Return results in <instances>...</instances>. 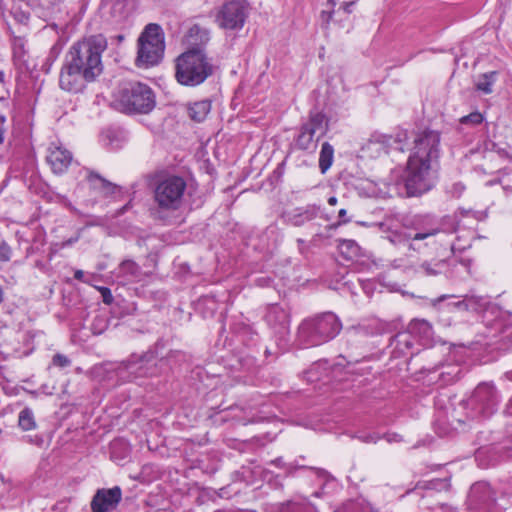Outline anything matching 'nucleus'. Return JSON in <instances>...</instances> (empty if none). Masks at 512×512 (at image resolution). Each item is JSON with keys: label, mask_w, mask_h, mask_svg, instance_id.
<instances>
[{"label": "nucleus", "mask_w": 512, "mask_h": 512, "mask_svg": "<svg viewBox=\"0 0 512 512\" xmlns=\"http://www.w3.org/2000/svg\"><path fill=\"white\" fill-rule=\"evenodd\" d=\"M106 49L107 40L101 34L75 42L67 52L60 71V88L70 93L83 92L88 83L102 74V54Z\"/></svg>", "instance_id": "nucleus-1"}, {"label": "nucleus", "mask_w": 512, "mask_h": 512, "mask_svg": "<svg viewBox=\"0 0 512 512\" xmlns=\"http://www.w3.org/2000/svg\"><path fill=\"white\" fill-rule=\"evenodd\" d=\"M438 168L407 159L404 169H393L384 180L385 197H420L435 186V172Z\"/></svg>", "instance_id": "nucleus-2"}, {"label": "nucleus", "mask_w": 512, "mask_h": 512, "mask_svg": "<svg viewBox=\"0 0 512 512\" xmlns=\"http://www.w3.org/2000/svg\"><path fill=\"white\" fill-rule=\"evenodd\" d=\"M459 310L483 313V323L495 331L493 336H502V340L512 341V313L493 304L486 296L467 294L454 303Z\"/></svg>", "instance_id": "nucleus-3"}, {"label": "nucleus", "mask_w": 512, "mask_h": 512, "mask_svg": "<svg viewBox=\"0 0 512 512\" xmlns=\"http://www.w3.org/2000/svg\"><path fill=\"white\" fill-rule=\"evenodd\" d=\"M455 221L446 216L442 219L431 214H418L407 220L404 224L405 232L394 233L389 239L393 244L407 242L409 249L418 250V241L426 240L441 232L456 231Z\"/></svg>", "instance_id": "nucleus-4"}, {"label": "nucleus", "mask_w": 512, "mask_h": 512, "mask_svg": "<svg viewBox=\"0 0 512 512\" xmlns=\"http://www.w3.org/2000/svg\"><path fill=\"white\" fill-rule=\"evenodd\" d=\"M217 66L204 49L189 48L175 60V79L186 87H196L213 76Z\"/></svg>", "instance_id": "nucleus-5"}, {"label": "nucleus", "mask_w": 512, "mask_h": 512, "mask_svg": "<svg viewBox=\"0 0 512 512\" xmlns=\"http://www.w3.org/2000/svg\"><path fill=\"white\" fill-rule=\"evenodd\" d=\"M114 104L119 111L128 115L148 114L156 106V96L149 85L131 81L120 86Z\"/></svg>", "instance_id": "nucleus-6"}, {"label": "nucleus", "mask_w": 512, "mask_h": 512, "mask_svg": "<svg viewBox=\"0 0 512 512\" xmlns=\"http://www.w3.org/2000/svg\"><path fill=\"white\" fill-rule=\"evenodd\" d=\"M342 330V322L333 312L305 319L298 328V339L305 345L318 346L334 339Z\"/></svg>", "instance_id": "nucleus-7"}, {"label": "nucleus", "mask_w": 512, "mask_h": 512, "mask_svg": "<svg viewBox=\"0 0 512 512\" xmlns=\"http://www.w3.org/2000/svg\"><path fill=\"white\" fill-rule=\"evenodd\" d=\"M165 50V37L159 24H148L138 38L136 66L148 68L160 63Z\"/></svg>", "instance_id": "nucleus-8"}, {"label": "nucleus", "mask_w": 512, "mask_h": 512, "mask_svg": "<svg viewBox=\"0 0 512 512\" xmlns=\"http://www.w3.org/2000/svg\"><path fill=\"white\" fill-rule=\"evenodd\" d=\"M111 370L122 382L156 376L159 373L157 354L151 349L140 355L131 354L128 359L114 365Z\"/></svg>", "instance_id": "nucleus-9"}, {"label": "nucleus", "mask_w": 512, "mask_h": 512, "mask_svg": "<svg viewBox=\"0 0 512 512\" xmlns=\"http://www.w3.org/2000/svg\"><path fill=\"white\" fill-rule=\"evenodd\" d=\"M187 188L181 176L169 175L160 179L154 188V201L161 210L175 211L181 208Z\"/></svg>", "instance_id": "nucleus-10"}, {"label": "nucleus", "mask_w": 512, "mask_h": 512, "mask_svg": "<svg viewBox=\"0 0 512 512\" xmlns=\"http://www.w3.org/2000/svg\"><path fill=\"white\" fill-rule=\"evenodd\" d=\"M250 13L245 0H225L215 8L214 23L225 32H238L244 27Z\"/></svg>", "instance_id": "nucleus-11"}, {"label": "nucleus", "mask_w": 512, "mask_h": 512, "mask_svg": "<svg viewBox=\"0 0 512 512\" xmlns=\"http://www.w3.org/2000/svg\"><path fill=\"white\" fill-rule=\"evenodd\" d=\"M441 134L437 130L426 128L419 131L413 141L408 159L439 167Z\"/></svg>", "instance_id": "nucleus-12"}, {"label": "nucleus", "mask_w": 512, "mask_h": 512, "mask_svg": "<svg viewBox=\"0 0 512 512\" xmlns=\"http://www.w3.org/2000/svg\"><path fill=\"white\" fill-rule=\"evenodd\" d=\"M500 397L498 390L491 383L479 384L467 401L469 415L473 419H486L498 408Z\"/></svg>", "instance_id": "nucleus-13"}, {"label": "nucleus", "mask_w": 512, "mask_h": 512, "mask_svg": "<svg viewBox=\"0 0 512 512\" xmlns=\"http://www.w3.org/2000/svg\"><path fill=\"white\" fill-rule=\"evenodd\" d=\"M328 130L329 119L327 116L317 109L311 110L307 121L300 127L295 144L298 149L314 151L317 148L318 141Z\"/></svg>", "instance_id": "nucleus-14"}, {"label": "nucleus", "mask_w": 512, "mask_h": 512, "mask_svg": "<svg viewBox=\"0 0 512 512\" xmlns=\"http://www.w3.org/2000/svg\"><path fill=\"white\" fill-rule=\"evenodd\" d=\"M468 507L482 512H493L496 506L495 493L486 482H476L469 490Z\"/></svg>", "instance_id": "nucleus-15"}, {"label": "nucleus", "mask_w": 512, "mask_h": 512, "mask_svg": "<svg viewBox=\"0 0 512 512\" xmlns=\"http://www.w3.org/2000/svg\"><path fill=\"white\" fill-rule=\"evenodd\" d=\"M86 180L90 189L103 198L111 200H121L123 198L124 191L121 186L110 182L95 171L88 170Z\"/></svg>", "instance_id": "nucleus-16"}, {"label": "nucleus", "mask_w": 512, "mask_h": 512, "mask_svg": "<svg viewBox=\"0 0 512 512\" xmlns=\"http://www.w3.org/2000/svg\"><path fill=\"white\" fill-rule=\"evenodd\" d=\"M122 499L121 488L115 486L109 489H98L91 501L92 512H110L114 510Z\"/></svg>", "instance_id": "nucleus-17"}, {"label": "nucleus", "mask_w": 512, "mask_h": 512, "mask_svg": "<svg viewBox=\"0 0 512 512\" xmlns=\"http://www.w3.org/2000/svg\"><path fill=\"white\" fill-rule=\"evenodd\" d=\"M321 212V206L317 204H308L306 206L296 207L282 214L284 222L294 227L304 226L315 220Z\"/></svg>", "instance_id": "nucleus-18"}, {"label": "nucleus", "mask_w": 512, "mask_h": 512, "mask_svg": "<svg viewBox=\"0 0 512 512\" xmlns=\"http://www.w3.org/2000/svg\"><path fill=\"white\" fill-rule=\"evenodd\" d=\"M47 163L55 174H63L72 163V153L66 148L52 143L46 156Z\"/></svg>", "instance_id": "nucleus-19"}, {"label": "nucleus", "mask_w": 512, "mask_h": 512, "mask_svg": "<svg viewBox=\"0 0 512 512\" xmlns=\"http://www.w3.org/2000/svg\"><path fill=\"white\" fill-rule=\"evenodd\" d=\"M264 320L270 327L285 331L289 325V314L280 305L273 304L267 308Z\"/></svg>", "instance_id": "nucleus-20"}, {"label": "nucleus", "mask_w": 512, "mask_h": 512, "mask_svg": "<svg viewBox=\"0 0 512 512\" xmlns=\"http://www.w3.org/2000/svg\"><path fill=\"white\" fill-rule=\"evenodd\" d=\"M450 487L449 478H435L428 481L417 482L411 491L421 497H425L433 492L448 491Z\"/></svg>", "instance_id": "nucleus-21"}, {"label": "nucleus", "mask_w": 512, "mask_h": 512, "mask_svg": "<svg viewBox=\"0 0 512 512\" xmlns=\"http://www.w3.org/2000/svg\"><path fill=\"white\" fill-rule=\"evenodd\" d=\"M413 346L414 339L407 330L398 332L390 340L391 353L395 358L407 355L413 349Z\"/></svg>", "instance_id": "nucleus-22"}, {"label": "nucleus", "mask_w": 512, "mask_h": 512, "mask_svg": "<svg viewBox=\"0 0 512 512\" xmlns=\"http://www.w3.org/2000/svg\"><path fill=\"white\" fill-rule=\"evenodd\" d=\"M406 330L423 345L428 344L433 337L432 325L425 319L412 320Z\"/></svg>", "instance_id": "nucleus-23"}, {"label": "nucleus", "mask_w": 512, "mask_h": 512, "mask_svg": "<svg viewBox=\"0 0 512 512\" xmlns=\"http://www.w3.org/2000/svg\"><path fill=\"white\" fill-rule=\"evenodd\" d=\"M393 144V136L387 135L383 133L375 132L373 133L368 142L365 145V148L367 151L370 152H376L377 154L385 153L387 154L389 151V148Z\"/></svg>", "instance_id": "nucleus-24"}, {"label": "nucleus", "mask_w": 512, "mask_h": 512, "mask_svg": "<svg viewBox=\"0 0 512 512\" xmlns=\"http://www.w3.org/2000/svg\"><path fill=\"white\" fill-rule=\"evenodd\" d=\"M187 41L191 45L190 48H201L210 41V30L198 24L192 25L187 32Z\"/></svg>", "instance_id": "nucleus-25"}, {"label": "nucleus", "mask_w": 512, "mask_h": 512, "mask_svg": "<svg viewBox=\"0 0 512 512\" xmlns=\"http://www.w3.org/2000/svg\"><path fill=\"white\" fill-rule=\"evenodd\" d=\"M119 276L128 282H139L142 279L143 272L138 263L134 260H123L118 267Z\"/></svg>", "instance_id": "nucleus-26"}, {"label": "nucleus", "mask_w": 512, "mask_h": 512, "mask_svg": "<svg viewBox=\"0 0 512 512\" xmlns=\"http://www.w3.org/2000/svg\"><path fill=\"white\" fill-rule=\"evenodd\" d=\"M188 116L195 122H202L211 111V102L207 99L191 103L187 107Z\"/></svg>", "instance_id": "nucleus-27"}, {"label": "nucleus", "mask_w": 512, "mask_h": 512, "mask_svg": "<svg viewBox=\"0 0 512 512\" xmlns=\"http://www.w3.org/2000/svg\"><path fill=\"white\" fill-rule=\"evenodd\" d=\"M447 266L444 259L441 260H425L416 267V272L424 276H437L441 274Z\"/></svg>", "instance_id": "nucleus-28"}, {"label": "nucleus", "mask_w": 512, "mask_h": 512, "mask_svg": "<svg viewBox=\"0 0 512 512\" xmlns=\"http://www.w3.org/2000/svg\"><path fill=\"white\" fill-rule=\"evenodd\" d=\"M497 76V71H490L479 75L475 82L476 90L483 94H491L493 92V85L497 80Z\"/></svg>", "instance_id": "nucleus-29"}, {"label": "nucleus", "mask_w": 512, "mask_h": 512, "mask_svg": "<svg viewBox=\"0 0 512 512\" xmlns=\"http://www.w3.org/2000/svg\"><path fill=\"white\" fill-rule=\"evenodd\" d=\"M334 159V148L329 142H324L319 155V169L322 174L331 167Z\"/></svg>", "instance_id": "nucleus-30"}, {"label": "nucleus", "mask_w": 512, "mask_h": 512, "mask_svg": "<svg viewBox=\"0 0 512 512\" xmlns=\"http://www.w3.org/2000/svg\"><path fill=\"white\" fill-rule=\"evenodd\" d=\"M18 426L23 431H30L37 427L34 413L31 408L25 407L18 415Z\"/></svg>", "instance_id": "nucleus-31"}, {"label": "nucleus", "mask_w": 512, "mask_h": 512, "mask_svg": "<svg viewBox=\"0 0 512 512\" xmlns=\"http://www.w3.org/2000/svg\"><path fill=\"white\" fill-rule=\"evenodd\" d=\"M13 59L19 64L26 63V40L22 37H14L12 41Z\"/></svg>", "instance_id": "nucleus-32"}, {"label": "nucleus", "mask_w": 512, "mask_h": 512, "mask_svg": "<svg viewBox=\"0 0 512 512\" xmlns=\"http://www.w3.org/2000/svg\"><path fill=\"white\" fill-rule=\"evenodd\" d=\"M271 464H273L275 466H278V467H281V468H285L287 471H291L292 469H310V470H316L318 474H323L325 472L322 469H317V468H315L313 466H307V465H304V464H300L298 462H296L295 464L291 463L289 465H286L283 462L282 457H278V458L272 460Z\"/></svg>", "instance_id": "nucleus-33"}, {"label": "nucleus", "mask_w": 512, "mask_h": 512, "mask_svg": "<svg viewBox=\"0 0 512 512\" xmlns=\"http://www.w3.org/2000/svg\"><path fill=\"white\" fill-rule=\"evenodd\" d=\"M340 249L348 258H353L359 254L360 247L354 240L344 239L340 243Z\"/></svg>", "instance_id": "nucleus-34"}, {"label": "nucleus", "mask_w": 512, "mask_h": 512, "mask_svg": "<svg viewBox=\"0 0 512 512\" xmlns=\"http://www.w3.org/2000/svg\"><path fill=\"white\" fill-rule=\"evenodd\" d=\"M11 14L14 19L21 24H26L30 18L29 9H24L21 5L14 4L11 9Z\"/></svg>", "instance_id": "nucleus-35"}, {"label": "nucleus", "mask_w": 512, "mask_h": 512, "mask_svg": "<svg viewBox=\"0 0 512 512\" xmlns=\"http://www.w3.org/2000/svg\"><path fill=\"white\" fill-rule=\"evenodd\" d=\"M284 512H317V509L310 503H289Z\"/></svg>", "instance_id": "nucleus-36"}, {"label": "nucleus", "mask_w": 512, "mask_h": 512, "mask_svg": "<svg viewBox=\"0 0 512 512\" xmlns=\"http://www.w3.org/2000/svg\"><path fill=\"white\" fill-rule=\"evenodd\" d=\"M234 329L236 333L242 337H247L250 340H252L254 336H257V332L254 330V328L247 323L236 324Z\"/></svg>", "instance_id": "nucleus-37"}, {"label": "nucleus", "mask_w": 512, "mask_h": 512, "mask_svg": "<svg viewBox=\"0 0 512 512\" xmlns=\"http://www.w3.org/2000/svg\"><path fill=\"white\" fill-rule=\"evenodd\" d=\"M483 120H484L483 115L480 112L475 111V112L470 113L469 115L463 116L460 119V123L464 124V125L470 124L472 126H475V125L481 124L483 122Z\"/></svg>", "instance_id": "nucleus-38"}, {"label": "nucleus", "mask_w": 512, "mask_h": 512, "mask_svg": "<svg viewBox=\"0 0 512 512\" xmlns=\"http://www.w3.org/2000/svg\"><path fill=\"white\" fill-rule=\"evenodd\" d=\"M50 6L48 7L49 16H52L54 18H62L63 14H67V11L63 9L62 4L64 3V0H59L58 3H53L51 1H48Z\"/></svg>", "instance_id": "nucleus-39"}, {"label": "nucleus", "mask_w": 512, "mask_h": 512, "mask_svg": "<svg viewBox=\"0 0 512 512\" xmlns=\"http://www.w3.org/2000/svg\"><path fill=\"white\" fill-rule=\"evenodd\" d=\"M333 512H363V509L360 503L355 501H347Z\"/></svg>", "instance_id": "nucleus-40"}, {"label": "nucleus", "mask_w": 512, "mask_h": 512, "mask_svg": "<svg viewBox=\"0 0 512 512\" xmlns=\"http://www.w3.org/2000/svg\"><path fill=\"white\" fill-rule=\"evenodd\" d=\"M355 438L360 440L363 443H377L379 439H381V436L375 432H360L357 435H355Z\"/></svg>", "instance_id": "nucleus-41"}, {"label": "nucleus", "mask_w": 512, "mask_h": 512, "mask_svg": "<svg viewBox=\"0 0 512 512\" xmlns=\"http://www.w3.org/2000/svg\"><path fill=\"white\" fill-rule=\"evenodd\" d=\"M12 248L4 240L0 242V262H9L12 258Z\"/></svg>", "instance_id": "nucleus-42"}, {"label": "nucleus", "mask_w": 512, "mask_h": 512, "mask_svg": "<svg viewBox=\"0 0 512 512\" xmlns=\"http://www.w3.org/2000/svg\"><path fill=\"white\" fill-rule=\"evenodd\" d=\"M485 149L488 151L496 152L502 158H508L509 152L506 148L500 147L497 143L493 141H488L485 143Z\"/></svg>", "instance_id": "nucleus-43"}, {"label": "nucleus", "mask_w": 512, "mask_h": 512, "mask_svg": "<svg viewBox=\"0 0 512 512\" xmlns=\"http://www.w3.org/2000/svg\"><path fill=\"white\" fill-rule=\"evenodd\" d=\"M338 218H339V220H338L337 223L331 224V225L327 226V228L328 229H335L338 226L346 224V223H348L350 221V219L347 217V210L345 208H342V209L339 210Z\"/></svg>", "instance_id": "nucleus-44"}, {"label": "nucleus", "mask_w": 512, "mask_h": 512, "mask_svg": "<svg viewBox=\"0 0 512 512\" xmlns=\"http://www.w3.org/2000/svg\"><path fill=\"white\" fill-rule=\"evenodd\" d=\"M107 324L103 318L96 317L92 323V331L94 334H101L106 328Z\"/></svg>", "instance_id": "nucleus-45"}, {"label": "nucleus", "mask_w": 512, "mask_h": 512, "mask_svg": "<svg viewBox=\"0 0 512 512\" xmlns=\"http://www.w3.org/2000/svg\"><path fill=\"white\" fill-rule=\"evenodd\" d=\"M52 363L58 367H67L70 365V360L63 354H55L52 358Z\"/></svg>", "instance_id": "nucleus-46"}, {"label": "nucleus", "mask_w": 512, "mask_h": 512, "mask_svg": "<svg viewBox=\"0 0 512 512\" xmlns=\"http://www.w3.org/2000/svg\"><path fill=\"white\" fill-rule=\"evenodd\" d=\"M465 190V186L461 182H457L452 184L451 188L449 189V193L455 197L459 198Z\"/></svg>", "instance_id": "nucleus-47"}, {"label": "nucleus", "mask_w": 512, "mask_h": 512, "mask_svg": "<svg viewBox=\"0 0 512 512\" xmlns=\"http://www.w3.org/2000/svg\"><path fill=\"white\" fill-rule=\"evenodd\" d=\"M99 291L101 293V296H102V301L109 305L113 302L114 298H113V295L111 293V290L108 288V287H100L99 288Z\"/></svg>", "instance_id": "nucleus-48"}, {"label": "nucleus", "mask_w": 512, "mask_h": 512, "mask_svg": "<svg viewBox=\"0 0 512 512\" xmlns=\"http://www.w3.org/2000/svg\"><path fill=\"white\" fill-rule=\"evenodd\" d=\"M61 49L62 46L60 44L56 43L55 45H53L50 49L48 59L52 61L56 60L61 52Z\"/></svg>", "instance_id": "nucleus-49"}, {"label": "nucleus", "mask_w": 512, "mask_h": 512, "mask_svg": "<svg viewBox=\"0 0 512 512\" xmlns=\"http://www.w3.org/2000/svg\"><path fill=\"white\" fill-rule=\"evenodd\" d=\"M408 140V133L406 130H401L393 136V143H403Z\"/></svg>", "instance_id": "nucleus-50"}, {"label": "nucleus", "mask_w": 512, "mask_h": 512, "mask_svg": "<svg viewBox=\"0 0 512 512\" xmlns=\"http://www.w3.org/2000/svg\"><path fill=\"white\" fill-rule=\"evenodd\" d=\"M24 440L28 443H31V444H34V445H37V446H41L43 444V437L42 436H39V435H35V436H26L24 437Z\"/></svg>", "instance_id": "nucleus-51"}, {"label": "nucleus", "mask_w": 512, "mask_h": 512, "mask_svg": "<svg viewBox=\"0 0 512 512\" xmlns=\"http://www.w3.org/2000/svg\"><path fill=\"white\" fill-rule=\"evenodd\" d=\"M503 493L512 497V477L507 481L506 486L503 489Z\"/></svg>", "instance_id": "nucleus-52"}, {"label": "nucleus", "mask_w": 512, "mask_h": 512, "mask_svg": "<svg viewBox=\"0 0 512 512\" xmlns=\"http://www.w3.org/2000/svg\"><path fill=\"white\" fill-rule=\"evenodd\" d=\"M20 2L24 3L27 8L35 9L38 4V0H19Z\"/></svg>", "instance_id": "nucleus-53"}, {"label": "nucleus", "mask_w": 512, "mask_h": 512, "mask_svg": "<svg viewBox=\"0 0 512 512\" xmlns=\"http://www.w3.org/2000/svg\"><path fill=\"white\" fill-rule=\"evenodd\" d=\"M354 5H355V1L345 2L342 5V8H343L344 12H346L347 14H350L352 12V7Z\"/></svg>", "instance_id": "nucleus-54"}, {"label": "nucleus", "mask_w": 512, "mask_h": 512, "mask_svg": "<svg viewBox=\"0 0 512 512\" xmlns=\"http://www.w3.org/2000/svg\"><path fill=\"white\" fill-rule=\"evenodd\" d=\"M383 437H384L388 442H390V443H391V442H398V441H400V440H401V439H400L401 437H400L399 435H397V434H387V435H384Z\"/></svg>", "instance_id": "nucleus-55"}, {"label": "nucleus", "mask_w": 512, "mask_h": 512, "mask_svg": "<svg viewBox=\"0 0 512 512\" xmlns=\"http://www.w3.org/2000/svg\"><path fill=\"white\" fill-rule=\"evenodd\" d=\"M440 508L442 512H458L457 508L447 504H441Z\"/></svg>", "instance_id": "nucleus-56"}, {"label": "nucleus", "mask_w": 512, "mask_h": 512, "mask_svg": "<svg viewBox=\"0 0 512 512\" xmlns=\"http://www.w3.org/2000/svg\"><path fill=\"white\" fill-rule=\"evenodd\" d=\"M5 122H6V117L3 113L0 112V129L5 132Z\"/></svg>", "instance_id": "nucleus-57"}, {"label": "nucleus", "mask_w": 512, "mask_h": 512, "mask_svg": "<svg viewBox=\"0 0 512 512\" xmlns=\"http://www.w3.org/2000/svg\"><path fill=\"white\" fill-rule=\"evenodd\" d=\"M505 413L509 416H512V396H511V399L509 400L508 404L506 405Z\"/></svg>", "instance_id": "nucleus-58"}, {"label": "nucleus", "mask_w": 512, "mask_h": 512, "mask_svg": "<svg viewBox=\"0 0 512 512\" xmlns=\"http://www.w3.org/2000/svg\"><path fill=\"white\" fill-rule=\"evenodd\" d=\"M84 277V272L82 270H76L74 273V278L77 280H82Z\"/></svg>", "instance_id": "nucleus-59"}, {"label": "nucleus", "mask_w": 512, "mask_h": 512, "mask_svg": "<svg viewBox=\"0 0 512 512\" xmlns=\"http://www.w3.org/2000/svg\"><path fill=\"white\" fill-rule=\"evenodd\" d=\"M337 198L335 196H331L329 199H328V204L331 205V206H334L336 205L337 203Z\"/></svg>", "instance_id": "nucleus-60"}, {"label": "nucleus", "mask_w": 512, "mask_h": 512, "mask_svg": "<svg viewBox=\"0 0 512 512\" xmlns=\"http://www.w3.org/2000/svg\"><path fill=\"white\" fill-rule=\"evenodd\" d=\"M203 300H204V302H207V303L208 302H212L213 304L215 303L214 297H212V296L211 297L210 296H206Z\"/></svg>", "instance_id": "nucleus-61"}, {"label": "nucleus", "mask_w": 512, "mask_h": 512, "mask_svg": "<svg viewBox=\"0 0 512 512\" xmlns=\"http://www.w3.org/2000/svg\"><path fill=\"white\" fill-rule=\"evenodd\" d=\"M4 301V291L2 287L0 286V304Z\"/></svg>", "instance_id": "nucleus-62"}, {"label": "nucleus", "mask_w": 512, "mask_h": 512, "mask_svg": "<svg viewBox=\"0 0 512 512\" xmlns=\"http://www.w3.org/2000/svg\"><path fill=\"white\" fill-rule=\"evenodd\" d=\"M4 133H5V132H3V131L0 129V144H2V143H3V141H4Z\"/></svg>", "instance_id": "nucleus-63"}, {"label": "nucleus", "mask_w": 512, "mask_h": 512, "mask_svg": "<svg viewBox=\"0 0 512 512\" xmlns=\"http://www.w3.org/2000/svg\"><path fill=\"white\" fill-rule=\"evenodd\" d=\"M337 0H328V4H330L332 7L336 5Z\"/></svg>", "instance_id": "nucleus-64"}]
</instances>
